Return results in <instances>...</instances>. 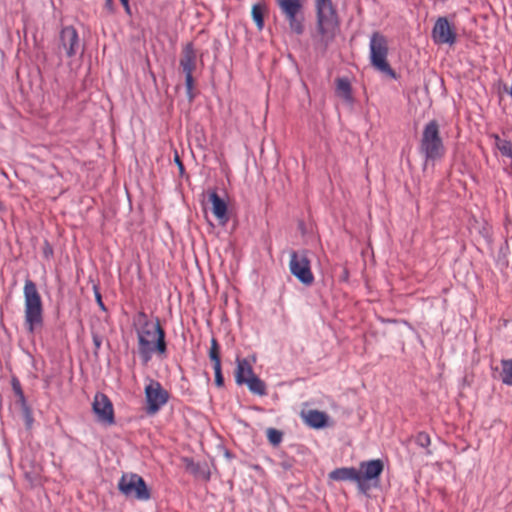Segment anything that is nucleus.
Returning <instances> with one entry per match:
<instances>
[{"instance_id":"obj_18","label":"nucleus","mask_w":512,"mask_h":512,"mask_svg":"<svg viewBox=\"0 0 512 512\" xmlns=\"http://www.w3.org/2000/svg\"><path fill=\"white\" fill-rule=\"evenodd\" d=\"M255 374L253 368L247 359L237 358V367L235 370V381L238 385H243L248 378Z\"/></svg>"},{"instance_id":"obj_15","label":"nucleus","mask_w":512,"mask_h":512,"mask_svg":"<svg viewBox=\"0 0 512 512\" xmlns=\"http://www.w3.org/2000/svg\"><path fill=\"white\" fill-rule=\"evenodd\" d=\"M329 478L334 481H352L359 489L360 472L355 467H342L329 473Z\"/></svg>"},{"instance_id":"obj_7","label":"nucleus","mask_w":512,"mask_h":512,"mask_svg":"<svg viewBox=\"0 0 512 512\" xmlns=\"http://www.w3.org/2000/svg\"><path fill=\"white\" fill-rule=\"evenodd\" d=\"M119 491L127 498L147 501L151 497L144 479L135 473H125L118 482Z\"/></svg>"},{"instance_id":"obj_27","label":"nucleus","mask_w":512,"mask_h":512,"mask_svg":"<svg viewBox=\"0 0 512 512\" xmlns=\"http://www.w3.org/2000/svg\"><path fill=\"white\" fill-rule=\"evenodd\" d=\"M415 442L418 446L427 448L431 444V438L427 433L419 432L416 435Z\"/></svg>"},{"instance_id":"obj_12","label":"nucleus","mask_w":512,"mask_h":512,"mask_svg":"<svg viewBox=\"0 0 512 512\" xmlns=\"http://www.w3.org/2000/svg\"><path fill=\"white\" fill-rule=\"evenodd\" d=\"M431 37L436 45L453 46L457 42L456 29L446 17H439L435 21Z\"/></svg>"},{"instance_id":"obj_17","label":"nucleus","mask_w":512,"mask_h":512,"mask_svg":"<svg viewBox=\"0 0 512 512\" xmlns=\"http://www.w3.org/2000/svg\"><path fill=\"white\" fill-rule=\"evenodd\" d=\"M209 200L212 204V212L214 216L220 221V223L225 224L228 221L226 202L221 199L215 191L209 194Z\"/></svg>"},{"instance_id":"obj_22","label":"nucleus","mask_w":512,"mask_h":512,"mask_svg":"<svg viewBox=\"0 0 512 512\" xmlns=\"http://www.w3.org/2000/svg\"><path fill=\"white\" fill-rule=\"evenodd\" d=\"M336 93L346 101L352 100L351 84L347 78H338L336 80Z\"/></svg>"},{"instance_id":"obj_5","label":"nucleus","mask_w":512,"mask_h":512,"mask_svg":"<svg viewBox=\"0 0 512 512\" xmlns=\"http://www.w3.org/2000/svg\"><path fill=\"white\" fill-rule=\"evenodd\" d=\"M369 49L372 67L391 78H396V73L387 60L389 46L386 36L377 31L373 32L370 37Z\"/></svg>"},{"instance_id":"obj_3","label":"nucleus","mask_w":512,"mask_h":512,"mask_svg":"<svg viewBox=\"0 0 512 512\" xmlns=\"http://www.w3.org/2000/svg\"><path fill=\"white\" fill-rule=\"evenodd\" d=\"M24 325L29 333L41 329L44 324V309L41 295L36 284L26 279L23 287Z\"/></svg>"},{"instance_id":"obj_11","label":"nucleus","mask_w":512,"mask_h":512,"mask_svg":"<svg viewBox=\"0 0 512 512\" xmlns=\"http://www.w3.org/2000/svg\"><path fill=\"white\" fill-rule=\"evenodd\" d=\"M180 67L182 68L185 74V86L187 95L190 100L193 99V72L196 68V51L192 43H188L182 50L181 58H180Z\"/></svg>"},{"instance_id":"obj_26","label":"nucleus","mask_w":512,"mask_h":512,"mask_svg":"<svg viewBox=\"0 0 512 512\" xmlns=\"http://www.w3.org/2000/svg\"><path fill=\"white\" fill-rule=\"evenodd\" d=\"M267 437L271 444L278 445L282 440V433L276 429L270 428L267 430Z\"/></svg>"},{"instance_id":"obj_9","label":"nucleus","mask_w":512,"mask_h":512,"mask_svg":"<svg viewBox=\"0 0 512 512\" xmlns=\"http://www.w3.org/2000/svg\"><path fill=\"white\" fill-rule=\"evenodd\" d=\"M383 470L384 463L381 459L361 462L358 469L360 472L359 491L367 494L372 486H377Z\"/></svg>"},{"instance_id":"obj_8","label":"nucleus","mask_w":512,"mask_h":512,"mask_svg":"<svg viewBox=\"0 0 512 512\" xmlns=\"http://www.w3.org/2000/svg\"><path fill=\"white\" fill-rule=\"evenodd\" d=\"M289 270L302 284L310 286L314 282L309 252L307 250L290 253Z\"/></svg>"},{"instance_id":"obj_10","label":"nucleus","mask_w":512,"mask_h":512,"mask_svg":"<svg viewBox=\"0 0 512 512\" xmlns=\"http://www.w3.org/2000/svg\"><path fill=\"white\" fill-rule=\"evenodd\" d=\"M146 400V412L149 415L156 414L169 401V392L163 388L159 381L149 379L144 389Z\"/></svg>"},{"instance_id":"obj_30","label":"nucleus","mask_w":512,"mask_h":512,"mask_svg":"<svg viewBox=\"0 0 512 512\" xmlns=\"http://www.w3.org/2000/svg\"><path fill=\"white\" fill-rule=\"evenodd\" d=\"M95 297H96V301L99 305V307L102 309V310H105V305L102 301V297H101V294L100 292L95 288Z\"/></svg>"},{"instance_id":"obj_16","label":"nucleus","mask_w":512,"mask_h":512,"mask_svg":"<svg viewBox=\"0 0 512 512\" xmlns=\"http://www.w3.org/2000/svg\"><path fill=\"white\" fill-rule=\"evenodd\" d=\"M185 470L194 477L208 481L210 479V470L206 463H196L191 458H183Z\"/></svg>"},{"instance_id":"obj_24","label":"nucleus","mask_w":512,"mask_h":512,"mask_svg":"<svg viewBox=\"0 0 512 512\" xmlns=\"http://www.w3.org/2000/svg\"><path fill=\"white\" fill-rule=\"evenodd\" d=\"M500 378L504 384L512 386V359H503L501 361Z\"/></svg>"},{"instance_id":"obj_33","label":"nucleus","mask_w":512,"mask_h":512,"mask_svg":"<svg viewBox=\"0 0 512 512\" xmlns=\"http://www.w3.org/2000/svg\"><path fill=\"white\" fill-rule=\"evenodd\" d=\"M13 387H14V390H15V392H16L17 394L22 395V390H21V387H20V385H19V383H18V382H17V383H13Z\"/></svg>"},{"instance_id":"obj_14","label":"nucleus","mask_w":512,"mask_h":512,"mask_svg":"<svg viewBox=\"0 0 512 512\" xmlns=\"http://www.w3.org/2000/svg\"><path fill=\"white\" fill-rule=\"evenodd\" d=\"M61 46L66 52L68 57L76 55L79 46V36L76 29L72 26H66L61 30L60 33Z\"/></svg>"},{"instance_id":"obj_32","label":"nucleus","mask_w":512,"mask_h":512,"mask_svg":"<svg viewBox=\"0 0 512 512\" xmlns=\"http://www.w3.org/2000/svg\"><path fill=\"white\" fill-rule=\"evenodd\" d=\"M93 343H94L96 349H99L101 347L102 341H101L100 337L96 334L93 335Z\"/></svg>"},{"instance_id":"obj_29","label":"nucleus","mask_w":512,"mask_h":512,"mask_svg":"<svg viewBox=\"0 0 512 512\" xmlns=\"http://www.w3.org/2000/svg\"><path fill=\"white\" fill-rule=\"evenodd\" d=\"M174 162L178 166L179 173L182 175L184 173V165H183V163H182V161L180 159V156H179L177 151L174 154Z\"/></svg>"},{"instance_id":"obj_13","label":"nucleus","mask_w":512,"mask_h":512,"mask_svg":"<svg viewBox=\"0 0 512 512\" xmlns=\"http://www.w3.org/2000/svg\"><path fill=\"white\" fill-rule=\"evenodd\" d=\"M92 408L99 422L106 425L114 424L113 405L105 394L97 393L95 395Z\"/></svg>"},{"instance_id":"obj_21","label":"nucleus","mask_w":512,"mask_h":512,"mask_svg":"<svg viewBox=\"0 0 512 512\" xmlns=\"http://www.w3.org/2000/svg\"><path fill=\"white\" fill-rule=\"evenodd\" d=\"M490 137L494 140V145L501 155L512 159V142L507 139H502L497 134H491Z\"/></svg>"},{"instance_id":"obj_4","label":"nucleus","mask_w":512,"mask_h":512,"mask_svg":"<svg viewBox=\"0 0 512 512\" xmlns=\"http://www.w3.org/2000/svg\"><path fill=\"white\" fill-rule=\"evenodd\" d=\"M419 150L424 155L426 163L439 160L445 155L440 126L436 120H431L424 126Z\"/></svg>"},{"instance_id":"obj_28","label":"nucleus","mask_w":512,"mask_h":512,"mask_svg":"<svg viewBox=\"0 0 512 512\" xmlns=\"http://www.w3.org/2000/svg\"><path fill=\"white\" fill-rule=\"evenodd\" d=\"M213 369H214V373H215V384L218 387L223 386L224 379H223L222 372H221V364L213 365Z\"/></svg>"},{"instance_id":"obj_19","label":"nucleus","mask_w":512,"mask_h":512,"mask_svg":"<svg viewBox=\"0 0 512 512\" xmlns=\"http://www.w3.org/2000/svg\"><path fill=\"white\" fill-rule=\"evenodd\" d=\"M302 416L305 423L312 428H322L327 422V415L318 410H308L306 413H303Z\"/></svg>"},{"instance_id":"obj_20","label":"nucleus","mask_w":512,"mask_h":512,"mask_svg":"<svg viewBox=\"0 0 512 512\" xmlns=\"http://www.w3.org/2000/svg\"><path fill=\"white\" fill-rule=\"evenodd\" d=\"M267 12L265 3H256L252 6L251 16L258 30L264 28V15Z\"/></svg>"},{"instance_id":"obj_34","label":"nucleus","mask_w":512,"mask_h":512,"mask_svg":"<svg viewBox=\"0 0 512 512\" xmlns=\"http://www.w3.org/2000/svg\"><path fill=\"white\" fill-rule=\"evenodd\" d=\"M106 1V6L108 7L109 10H112V0H105Z\"/></svg>"},{"instance_id":"obj_1","label":"nucleus","mask_w":512,"mask_h":512,"mask_svg":"<svg viewBox=\"0 0 512 512\" xmlns=\"http://www.w3.org/2000/svg\"><path fill=\"white\" fill-rule=\"evenodd\" d=\"M137 335L138 353L143 365H147L154 353L162 356L167 350L165 331L158 319L152 322L144 311H139L133 318Z\"/></svg>"},{"instance_id":"obj_23","label":"nucleus","mask_w":512,"mask_h":512,"mask_svg":"<svg viewBox=\"0 0 512 512\" xmlns=\"http://www.w3.org/2000/svg\"><path fill=\"white\" fill-rule=\"evenodd\" d=\"M249 388V390L257 395L263 396L266 394V386L265 383L256 375L247 379L244 382Z\"/></svg>"},{"instance_id":"obj_2","label":"nucleus","mask_w":512,"mask_h":512,"mask_svg":"<svg viewBox=\"0 0 512 512\" xmlns=\"http://www.w3.org/2000/svg\"><path fill=\"white\" fill-rule=\"evenodd\" d=\"M316 27L314 40L323 51L335 40L340 31V19L333 0H314Z\"/></svg>"},{"instance_id":"obj_31","label":"nucleus","mask_w":512,"mask_h":512,"mask_svg":"<svg viewBox=\"0 0 512 512\" xmlns=\"http://www.w3.org/2000/svg\"><path fill=\"white\" fill-rule=\"evenodd\" d=\"M121 4L123 5L124 9H125V12L130 15L131 14V9H130V5H129V0H120Z\"/></svg>"},{"instance_id":"obj_25","label":"nucleus","mask_w":512,"mask_h":512,"mask_svg":"<svg viewBox=\"0 0 512 512\" xmlns=\"http://www.w3.org/2000/svg\"><path fill=\"white\" fill-rule=\"evenodd\" d=\"M209 358L213 362V365L221 364L220 359V346L215 338L211 339V346L209 349Z\"/></svg>"},{"instance_id":"obj_6","label":"nucleus","mask_w":512,"mask_h":512,"mask_svg":"<svg viewBox=\"0 0 512 512\" xmlns=\"http://www.w3.org/2000/svg\"><path fill=\"white\" fill-rule=\"evenodd\" d=\"M281 14L288 23L289 29L296 35L304 32V1L303 0H275Z\"/></svg>"}]
</instances>
